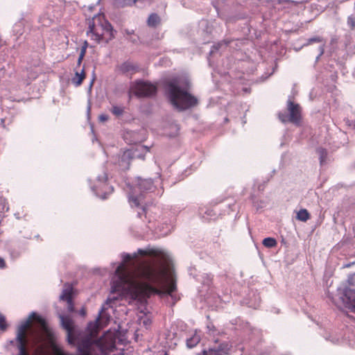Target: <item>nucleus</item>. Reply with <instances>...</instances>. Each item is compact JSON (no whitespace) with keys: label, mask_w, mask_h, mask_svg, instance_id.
Returning <instances> with one entry per match:
<instances>
[{"label":"nucleus","mask_w":355,"mask_h":355,"mask_svg":"<svg viewBox=\"0 0 355 355\" xmlns=\"http://www.w3.org/2000/svg\"><path fill=\"white\" fill-rule=\"evenodd\" d=\"M83 59H84V58H81V59H80V56L78 57V62H77V65H78V67H80V64H81V63H82V62H83Z\"/></svg>","instance_id":"nucleus-33"},{"label":"nucleus","mask_w":355,"mask_h":355,"mask_svg":"<svg viewBox=\"0 0 355 355\" xmlns=\"http://www.w3.org/2000/svg\"><path fill=\"white\" fill-rule=\"evenodd\" d=\"M142 197H143L142 195H139V196L130 197L129 202L130 203V205L132 207H137L140 206Z\"/></svg>","instance_id":"nucleus-23"},{"label":"nucleus","mask_w":355,"mask_h":355,"mask_svg":"<svg viewBox=\"0 0 355 355\" xmlns=\"http://www.w3.org/2000/svg\"><path fill=\"white\" fill-rule=\"evenodd\" d=\"M137 187L141 191H150L153 188V182L151 179H141L138 181Z\"/></svg>","instance_id":"nucleus-14"},{"label":"nucleus","mask_w":355,"mask_h":355,"mask_svg":"<svg viewBox=\"0 0 355 355\" xmlns=\"http://www.w3.org/2000/svg\"><path fill=\"white\" fill-rule=\"evenodd\" d=\"M82 47H85V49L87 50V47H88V42H87V41H86V40H85V41L84 42V43H83V44Z\"/></svg>","instance_id":"nucleus-35"},{"label":"nucleus","mask_w":355,"mask_h":355,"mask_svg":"<svg viewBox=\"0 0 355 355\" xmlns=\"http://www.w3.org/2000/svg\"><path fill=\"white\" fill-rule=\"evenodd\" d=\"M73 295V288L71 286H68L64 288L60 295V299L63 301H70L72 299Z\"/></svg>","instance_id":"nucleus-16"},{"label":"nucleus","mask_w":355,"mask_h":355,"mask_svg":"<svg viewBox=\"0 0 355 355\" xmlns=\"http://www.w3.org/2000/svg\"><path fill=\"white\" fill-rule=\"evenodd\" d=\"M166 93L170 103L180 111L194 107L198 103L196 97L189 94L186 89H182L173 81L167 83Z\"/></svg>","instance_id":"nucleus-3"},{"label":"nucleus","mask_w":355,"mask_h":355,"mask_svg":"<svg viewBox=\"0 0 355 355\" xmlns=\"http://www.w3.org/2000/svg\"><path fill=\"white\" fill-rule=\"evenodd\" d=\"M347 24L352 29H354L355 28V18L352 16L348 17Z\"/></svg>","instance_id":"nucleus-27"},{"label":"nucleus","mask_w":355,"mask_h":355,"mask_svg":"<svg viewBox=\"0 0 355 355\" xmlns=\"http://www.w3.org/2000/svg\"><path fill=\"white\" fill-rule=\"evenodd\" d=\"M137 253L141 256H152L157 259V261L162 263L166 261V255L161 250L155 248L142 250L139 249Z\"/></svg>","instance_id":"nucleus-11"},{"label":"nucleus","mask_w":355,"mask_h":355,"mask_svg":"<svg viewBox=\"0 0 355 355\" xmlns=\"http://www.w3.org/2000/svg\"><path fill=\"white\" fill-rule=\"evenodd\" d=\"M131 92L138 97L150 96L157 92V87L148 82L137 81L131 87Z\"/></svg>","instance_id":"nucleus-6"},{"label":"nucleus","mask_w":355,"mask_h":355,"mask_svg":"<svg viewBox=\"0 0 355 355\" xmlns=\"http://www.w3.org/2000/svg\"><path fill=\"white\" fill-rule=\"evenodd\" d=\"M160 17L156 13H152L149 15L147 24L150 27H156L160 23Z\"/></svg>","instance_id":"nucleus-15"},{"label":"nucleus","mask_w":355,"mask_h":355,"mask_svg":"<svg viewBox=\"0 0 355 355\" xmlns=\"http://www.w3.org/2000/svg\"><path fill=\"white\" fill-rule=\"evenodd\" d=\"M230 351V346L227 343H219L217 346L204 349L197 355H228Z\"/></svg>","instance_id":"nucleus-9"},{"label":"nucleus","mask_w":355,"mask_h":355,"mask_svg":"<svg viewBox=\"0 0 355 355\" xmlns=\"http://www.w3.org/2000/svg\"><path fill=\"white\" fill-rule=\"evenodd\" d=\"M120 70L123 73H128L130 71H135V67L130 62H124L121 65Z\"/></svg>","instance_id":"nucleus-21"},{"label":"nucleus","mask_w":355,"mask_h":355,"mask_svg":"<svg viewBox=\"0 0 355 355\" xmlns=\"http://www.w3.org/2000/svg\"><path fill=\"white\" fill-rule=\"evenodd\" d=\"M116 300V298L112 299V298H110V297H109V298L107 300L106 303H107V304H111V302H112V300Z\"/></svg>","instance_id":"nucleus-36"},{"label":"nucleus","mask_w":355,"mask_h":355,"mask_svg":"<svg viewBox=\"0 0 355 355\" xmlns=\"http://www.w3.org/2000/svg\"><path fill=\"white\" fill-rule=\"evenodd\" d=\"M323 42V39L322 37H320V36H315V37H311L308 40V42H307V44H311L313 43H319V42Z\"/></svg>","instance_id":"nucleus-26"},{"label":"nucleus","mask_w":355,"mask_h":355,"mask_svg":"<svg viewBox=\"0 0 355 355\" xmlns=\"http://www.w3.org/2000/svg\"><path fill=\"white\" fill-rule=\"evenodd\" d=\"M164 274V270L156 269L149 262L137 259V254H126L115 270L117 279L112 282V292L129 295L133 300H145L152 293H160L150 284L162 285Z\"/></svg>","instance_id":"nucleus-1"},{"label":"nucleus","mask_w":355,"mask_h":355,"mask_svg":"<svg viewBox=\"0 0 355 355\" xmlns=\"http://www.w3.org/2000/svg\"><path fill=\"white\" fill-rule=\"evenodd\" d=\"M7 327L8 324L5 316L0 313V329L5 331L7 329Z\"/></svg>","instance_id":"nucleus-25"},{"label":"nucleus","mask_w":355,"mask_h":355,"mask_svg":"<svg viewBox=\"0 0 355 355\" xmlns=\"http://www.w3.org/2000/svg\"><path fill=\"white\" fill-rule=\"evenodd\" d=\"M31 327V321H25L18 327L17 334V347L19 349L18 355H28L27 351V338L26 334L28 329Z\"/></svg>","instance_id":"nucleus-5"},{"label":"nucleus","mask_w":355,"mask_h":355,"mask_svg":"<svg viewBox=\"0 0 355 355\" xmlns=\"http://www.w3.org/2000/svg\"><path fill=\"white\" fill-rule=\"evenodd\" d=\"M287 110L288 114L285 113L279 114L280 121L284 123L288 121L299 125L302 119V110L300 105L295 103L293 101H288L287 102Z\"/></svg>","instance_id":"nucleus-4"},{"label":"nucleus","mask_w":355,"mask_h":355,"mask_svg":"<svg viewBox=\"0 0 355 355\" xmlns=\"http://www.w3.org/2000/svg\"><path fill=\"white\" fill-rule=\"evenodd\" d=\"M28 320L31 321V324H32L33 321H35L39 324V325L41 327L42 330L47 331V324H46V320L44 318H42L41 316L38 315L37 313H32L30 315L29 318L26 321H28Z\"/></svg>","instance_id":"nucleus-13"},{"label":"nucleus","mask_w":355,"mask_h":355,"mask_svg":"<svg viewBox=\"0 0 355 355\" xmlns=\"http://www.w3.org/2000/svg\"><path fill=\"white\" fill-rule=\"evenodd\" d=\"M200 338L198 335H193L192 337L187 340V345L189 348L196 347L200 342Z\"/></svg>","instance_id":"nucleus-19"},{"label":"nucleus","mask_w":355,"mask_h":355,"mask_svg":"<svg viewBox=\"0 0 355 355\" xmlns=\"http://www.w3.org/2000/svg\"><path fill=\"white\" fill-rule=\"evenodd\" d=\"M263 245L266 248H274L277 245V241L272 237H268L263 240Z\"/></svg>","instance_id":"nucleus-22"},{"label":"nucleus","mask_w":355,"mask_h":355,"mask_svg":"<svg viewBox=\"0 0 355 355\" xmlns=\"http://www.w3.org/2000/svg\"><path fill=\"white\" fill-rule=\"evenodd\" d=\"M348 283L349 286L344 291L343 300L345 306L352 307L355 313V273L349 278Z\"/></svg>","instance_id":"nucleus-7"},{"label":"nucleus","mask_w":355,"mask_h":355,"mask_svg":"<svg viewBox=\"0 0 355 355\" xmlns=\"http://www.w3.org/2000/svg\"><path fill=\"white\" fill-rule=\"evenodd\" d=\"M81 314H82V315H85V311L84 309H83V310L81 311Z\"/></svg>","instance_id":"nucleus-38"},{"label":"nucleus","mask_w":355,"mask_h":355,"mask_svg":"<svg viewBox=\"0 0 355 355\" xmlns=\"http://www.w3.org/2000/svg\"><path fill=\"white\" fill-rule=\"evenodd\" d=\"M149 355H163V352H152Z\"/></svg>","instance_id":"nucleus-34"},{"label":"nucleus","mask_w":355,"mask_h":355,"mask_svg":"<svg viewBox=\"0 0 355 355\" xmlns=\"http://www.w3.org/2000/svg\"><path fill=\"white\" fill-rule=\"evenodd\" d=\"M61 322L63 328L67 332V340L70 344L74 343L75 338L73 335L74 327L72 319L69 316H60Z\"/></svg>","instance_id":"nucleus-10"},{"label":"nucleus","mask_w":355,"mask_h":355,"mask_svg":"<svg viewBox=\"0 0 355 355\" xmlns=\"http://www.w3.org/2000/svg\"><path fill=\"white\" fill-rule=\"evenodd\" d=\"M144 215L146 216V207L144 205H142L141 211L138 212V217L141 218L142 215Z\"/></svg>","instance_id":"nucleus-30"},{"label":"nucleus","mask_w":355,"mask_h":355,"mask_svg":"<svg viewBox=\"0 0 355 355\" xmlns=\"http://www.w3.org/2000/svg\"><path fill=\"white\" fill-rule=\"evenodd\" d=\"M6 267V263L5 260L0 257V269H3Z\"/></svg>","instance_id":"nucleus-32"},{"label":"nucleus","mask_w":355,"mask_h":355,"mask_svg":"<svg viewBox=\"0 0 355 355\" xmlns=\"http://www.w3.org/2000/svg\"><path fill=\"white\" fill-rule=\"evenodd\" d=\"M316 151L319 155L320 164L322 165L326 162L327 157V151L325 148H318Z\"/></svg>","instance_id":"nucleus-20"},{"label":"nucleus","mask_w":355,"mask_h":355,"mask_svg":"<svg viewBox=\"0 0 355 355\" xmlns=\"http://www.w3.org/2000/svg\"><path fill=\"white\" fill-rule=\"evenodd\" d=\"M66 302L67 304L68 311L69 312H73L74 311V304H73V300H71L70 301H67Z\"/></svg>","instance_id":"nucleus-28"},{"label":"nucleus","mask_w":355,"mask_h":355,"mask_svg":"<svg viewBox=\"0 0 355 355\" xmlns=\"http://www.w3.org/2000/svg\"><path fill=\"white\" fill-rule=\"evenodd\" d=\"M94 78L92 80L91 83H90V87H92V85H93V83H94Z\"/></svg>","instance_id":"nucleus-37"},{"label":"nucleus","mask_w":355,"mask_h":355,"mask_svg":"<svg viewBox=\"0 0 355 355\" xmlns=\"http://www.w3.org/2000/svg\"><path fill=\"white\" fill-rule=\"evenodd\" d=\"M111 112L114 115H115L116 116H119L123 114L124 109H123V107L114 105L112 107Z\"/></svg>","instance_id":"nucleus-24"},{"label":"nucleus","mask_w":355,"mask_h":355,"mask_svg":"<svg viewBox=\"0 0 355 355\" xmlns=\"http://www.w3.org/2000/svg\"><path fill=\"white\" fill-rule=\"evenodd\" d=\"M85 78L86 73L84 69H82L80 72L76 71L74 76L71 78V83L76 87H79L80 85H81Z\"/></svg>","instance_id":"nucleus-12"},{"label":"nucleus","mask_w":355,"mask_h":355,"mask_svg":"<svg viewBox=\"0 0 355 355\" xmlns=\"http://www.w3.org/2000/svg\"><path fill=\"white\" fill-rule=\"evenodd\" d=\"M108 119H109V116L107 114H102L99 115V116H98V120L101 122H105Z\"/></svg>","instance_id":"nucleus-29"},{"label":"nucleus","mask_w":355,"mask_h":355,"mask_svg":"<svg viewBox=\"0 0 355 355\" xmlns=\"http://www.w3.org/2000/svg\"><path fill=\"white\" fill-rule=\"evenodd\" d=\"M137 149H128L125 150L119 157L118 164L122 170H128L130 168V162L137 157Z\"/></svg>","instance_id":"nucleus-8"},{"label":"nucleus","mask_w":355,"mask_h":355,"mask_svg":"<svg viewBox=\"0 0 355 355\" xmlns=\"http://www.w3.org/2000/svg\"><path fill=\"white\" fill-rule=\"evenodd\" d=\"M157 289V288H156ZM159 291H160L159 293H157V295H160L162 293H167L168 295H171L172 293H173L176 290V284L174 282H171L166 287V289L164 291H161L158 288ZM155 293H152L148 297H150L152 295H154Z\"/></svg>","instance_id":"nucleus-18"},{"label":"nucleus","mask_w":355,"mask_h":355,"mask_svg":"<svg viewBox=\"0 0 355 355\" xmlns=\"http://www.w3.org/2000/svg\"><path fill=\"white\" fill-rule=\"evenodd\" d=\"M87 36L97 43H107L114 37L113 28L103 13H98L87 19Z\"/></svg>","instance_id":"nucleus-2"},{"label":"nucleus","mask_w":355,"mask_h":355,"mask_svg":"<svg viewBox=\"0 0 355 355\" xmlns=\"http://www.w3.org/2000/svg\"><path fill=\"white\" fill-rule=\"evenodd\" d=\"M311 216L309 211L306 209H301L297 214V219L306 222L310 218Z\"/></svg>","instance_id":"nucleus-17"},{"label":"nucleus","mask_w":355,"mask_h":355,"mask_svg":"<svg viewBox=\"0 0 355 355\" xmlns=\"http://www.w3.org/2000/svg\"><path fill=\"white\" fill-rule=\"evenodd\" d=\"M86 51L87 50L85 49V47H81V49H80V54H79V56L80 57V59L81 58H84L85 54H86Z\"/></svg>","instance_id":"nucleus-31"}]
</instances>
